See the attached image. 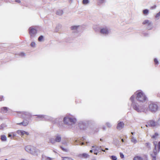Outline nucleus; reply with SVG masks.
Masks as SVG:
<instances>
[{
    "mask_svg": "<svg viewBox=\"0 0 160 160\" xmlns=\"http://www.w3.org/2000/svg\"><path fill=\"white\" fill-rule=\"evenodd\" d=\"M155 145V148L152 152L150 154V156L152 158V160H156V156L158 153L159 152L160 150V141L157 145Z\"/></svg>",
    "mask_w": 160,
    "mask_h": 160,
    "instance_id": "nucleus-1",
    "label": "nucleus"
},
{
    "mask_svg": "<svg viewBox=\"0 0 160 160\" xmlns=\"http://www.w3.org/2000/svg\"><path fill=\"white\" fill-rule=\"evenodd\" d=\"M136 99L139 102H143L147 100V98L144 93L142 91H137Z\"/></svg>",
    "mask_w": 160,
    "mask_h": 160,
    "instance_id": "nucleus-2",
    "label": "nucleus"
},
{
    "mask_svg": "<svg viewBox=\"0 0 160 160\" xmlns=\"http://www.w3.org/2000/svg\"><path fill=\"white\" fill-rule=\"evenodd\" d=\"M149 110L152 112H155L158 109V103L156 102H150L148 104Z\"/></svg>",
    "mask_w": 160,
    "mask_h": 160,
    "instance_id": "nucleus-3",
    "label": "nucleus"
},
{
    "mask_svg": "<svg viewBox=\"0 0 160 160\" xmlns=\"http://www.w3.org/2000/svg\"><path fill=\"white\" fill-rule=\"evenodd\" d=\"M29 33L31 37L34 36L37 32V30L32 27H30L29 29Z\"/></svg>",
    "mask_w": 160,
    "mask_h": 160,
    "instance_id": "nucleus-4",
    "label": "nucleus"
},
{
    "mask_svg": "<svg viewBox=\"0 0 160 160\" xmlns=\"http://www.w3.org/2000/svg\"><path fill=\"white\" fill-rule=\"evenodd\" d=\"M157 125V123L153 120H150L147 122V124L146 125V126L148 127H155Z\"/></svg>",
    "mask_w": 160,
    "mask_h": 160,
    "instance_id": "nucleus-5",
    "label": "nucleus"
},
{
    "mask_svg": "<svg viewBox=\"0 0 160 160\" xmlns=\"http://www.w3.org/2000/svg\"><path fill=\"white\" fill-rule=\"evenodd\" d=\"M143 158L142 157L140 156H136L134 157L133 160H143V158L147 159V156L146 155H144L143 156Z\"/></svg>",
    "mask_w": 160,
    "mask_h": 160,
    "instance_id": "nucleus-6",
    "label": "nucleus"
},
{
    "mask_svg": "<svg viewBox=\"0 0 160 160\" xmlns=\"http://www.w3.org/2000/svg\"><path fill=\"white\" fill-rule=\"evenodd\" d=\"M124 124L122 122H119L117 126V128L118 130H121L122 128L124 126Z\"/></svg>",
    "mask_w": 160,
    "mask_h": 160,
    "instance_id": "nucleus-7",
    "label": "nucleus"
},
{
    "mask_svg": "<svg viewBox=\"0 0 160 160\" xmlns=\"http://www.w3.org/2000/svg\"><path fill=\"white\" fill-rule=\"evenodd\" d=\"M61 140V137L59 136H57L55 138V140L53 139H51L50 140V141L52 143H54L55 141L56 142H60Z\"/></svg>",
    "mask_w": 160,
    "mask_h": 160,
    "instance_id": "nucleus-8",
    "label": "nucleus"
},
{
    "mask_svg": "<svg viewBox=\"0 0 160 160\" xmlns=\"http://www.w3.org/2000/svg\"><path fill=\"white\" fill-rule=\"evenodd\" d=\"M17 132L18 134L22 136L24 135L25 134H26L27 135H29V133L28 132L21 130H18Z\"/></svg>",
    "mask_w": 160,
    "mask_h": 160,
    "instance_id": "nucleus-9",
    "label": "nucleus"
},
{
    "mask_svg": "<svg viewBox=\"0 0 160 160\" xmlns=\"http://www.w3.org/2000/svg\"><path fill=\"white\" fill-rule=\"evenodd\" d=\"M89 156V155L88 154L85 153L78 155V157L81 158H88Z\"/></svg>",
    "mask_w": 160,
    "mask_h": 160,
    "instance_id": "nucleus-10",
    "label": "nucleus"
},
{
    "mask_svg": "<svg viewBox=\"0 0 160 160\" xmlns=\"http://www.w3.org/2000/svg\"><path fill=\"white\" fill-rule=\"evenodd\" d=\"M100 33L102 34H108V30L106 28H102L100 30Z\"/></svg>",
    "mask_w": 160,
    "mask_h": 160,
    "instance_id": "nucleus-11",
    "label": "nucleus"
},
{
    "mask_svg": "<svg viewBox=\"0 0 160 160\" xmlns=\"http://www.w3.org/2000/svg\"><path fill=\"white\" fill-rule=\"evenodd\" d=\"M28 124V122L27 120L24 121L23 122L17 123V125H23V126H26Z\"/></svg>",
    "mask_w": 160,
    "mask_h": 160,
    "instance_id": "nucleus-12",
    "label": "nucleus"
},
{
    "mask_svg": "<svg viewBox=\"0 0 160 160\" xmlns=\"http://www.w3.org/2000/svg\"><path fill=\"white\" fill-rule=\"evenodd\" d=\"M69 120L70 122L71 123H74L76 121V120L74 118H69L67 119V120Z\"/></svg>",
    "mask_w": 160,
    "mask_h": 160,
    "instance_id": "nucleus-13",
    "label": "nucleus"
},
{
    "mask_svg": "<svg viewBox=\"0 0 160 160\" xmlns=\"http://www.w3.org/2000/svg\"><path fill=\"white\" fill-rule=\"evenodd\" d=\"M1 110L3 112H6L8 111V108L6 107H3L1 108Z\"/></svg>",
    "mask_w": 160,
    "mask_h": 160,
    "instance_id": "nucleus-14",
    "label": "nucleus"
},
{
    "mask_svg": "<svg viewBox=\"0 0 160 160\" xmlns=\"http://www.w3.org/2000/svg\"><path fill=\"white\" fill-rule=\"evenodd\" d=\"M158 134L157 133H155L153 135L151 136V138L153 139H156L158 138Z\"/></svg>",
    "mask_w": 160,
    "mask_h": 160,
    "instance_id": "nucleus-15",
    "label": "nucleus"
},
{
    "mask_svg": "<svg viewBox=\"0 0 160 160\" xmlns=\"http://www.w3.org/2000/svg\"><path fill=\"white\" fill-rule=\"evenodd\" d=\"M151 23L148 20H145L142 22V24L143 25L146 24L149 25Z\"/></svg>",
    "mask_w": 160,
    "mask_h": 160,
    "instance_id": "nucleus-16",
    "label": "nucleus"
},
{
    "mask_svg": "<svg viewBox=\"0 0 160 160\" xmlns=\"http://www.w3.org/2000/svg\"><path fill=\"white\" fill-rule=\"evenodd\" d=\"M69 118V117H65L64 118L63 121L65 123L67 124H69V120H67V119Z\"/></svg>",
    "mask_w": 160,
    "mask_h": 160,
    "instance_id": "nucleus-17",
    "label": "nucleus"
},
{
    "mask_svg": "<svg viewBox=\"0 0 160 160\" xmlns=\"http://www.w3.org/2000/svg\"><path fill=\"white\" fill-rule=\"evenodd\" d=\"M133 108L135 110L137 111L138 112H139L140 109L139 108L138 106L136 105H133Z\"/></svg>",
    "mask_w": 160,
    "mask_h": 160,
    "instance_id": "nucleus-18",
    "label": "nucleus"
},
{
    "mask_svg": "<svg viewBox=\"0 0 160 160\" xmlns=\"http://www.w3.org/2000/svg\"><path fill=\"white\" fill-rule=\"evenodd\" d=\"M31 146H28L25 147V149L26 151L28 152L31 151Z\"/></svg>",
    "mask_w": 160,
    "mask_h": 160,
    "instance_id": "nucleus-19",
    "label": "nucleus"
},
{
    "mask_svg": "<svg viewBox=\"0 0 160 160\" xmlns=\"http://www.w3.org/2000/svg\"><path fill=\"white\" fill-rule=\"evenodd\" d=\"M1 139L2 141H5L6 140V137L5 135H2Z\"/></svg>",
    "mask_w": 160,
    "mask_h": 160,
    "instance_id": "nucleus-20",
    "label": "nucleus"
},
{
    "mask_svg": "<svg viewBox=\"0 0 160 160\" xmlns=\"http://www.w3.org/2000/svg\"><path fill=\"white\" fill-rule=\"evenodd\" d=\"M63 160H73V159L70 158L68 157H62Z\"/></svg>",
    "mask_w": 160,
    "mask_h": 160,
    "instance_id": "nucleus-21",
    "label": "nucleus"
},
{
    "mask_svg": "<svg viewBox=\"0 0 160 160\" xmlns=\"http://www.w3.org/2000/svg\"><path fill=\"white\" fill-rule=\"evenodd\" d=\"M143 14L145 15L147 14L148 13V10L147 9H145L143 11Z\"/></svg>",
    "mask_w": 160,
    "mask_h": 160,
    "instance_id": "nucleus-22",
    "label": "nucleus"
},
{
    "mask_svg": "<svg viewBox=\"0 0 160 160\" xmlns=\"http://www.w3.org/2000/svg\"><path fill=\"white\" fill-rule=\"evenodd\" d=\"M89 1L88 0H83L82 1V3L84 4H86L88 3Z\"/></svg>",
    "mask_w": 160,
    "mask_h": 160,
    "instance_id": "nucleus-23",
    "label": "nucleus"
},
{
    "mask_svg": "<svg viewBox=\"0 0 160 160\" xmlns=\"http://www.w3.org/2000/svg\"><path fill=\"white\" fill-rule=\"evenodd\" d=\"M110 158L112 160H117V157L114 156H112L110 157Z\"/></svg>",
    "mask_w": 160,
    "mask_h": 160,
    "instance_id": "nucleus-24",
    "label": "nucleus"
},
{
    "mask_svg": "<svg viewBox=\"0 0 160 160\" xmlns=\"http://www.w3.org/2000/svg\"><path fill=\"white\" fill-rule=\"evenodd\" d=\"M131 141L134 143H136L137 142L136 140L133 137H132L131 139Z\"/></svg>",
    "mask_w": 160,
    "mask_h": 160,
    "instance_id": "nucleus-25",
    "label": "nucleus"
},
{
    "mask_svg": "<svg viewBox=\"0 0 160 160\" xmlns=\"http://www.w3.org/2000/svg\"><path fill=\"white\" fill-rule=\"evenodd\" d=\"M134 98H135V96L134 95H132L130 98V100H131V101L132 102H134Z\"/></svg>",
    "mask_w": 160,
    "mask_h": 160,
    "instance_id": "nucleus-26",
    "label": "nucleus"
},
{
    "mask_svg": "<svg viewBox=\"0 0 160 160\" xmlns=\"http://www.w3.org/2000/svg\"><path fill=\"white\" fill-rule=\"evenodd\" d=\"M43 39V37L42 36H40L38 38V40L39 41H41Z\"/></svg>",
    "mask_w": 160,
    "mask_h": 160,
    "instance_id": "nucleus-27",
    "label": "nucleus"
},
{
    "mask_svg": "<svg viewBox=\"0 0 160 160\" xmlns=\"http://www.w3.org/2000/svg\"><path fill=\"white\" fill-rule=\"evenodd\" d=\"M155 63L156 65H158L159 64L156 58H155L154 60Z\"/></svg>",
    "mask_w": 160,
    "mask_h": 160,
    "instance_id": "nucleus-28",
    "label": "nucleus"
},
{
    "mask_svg": "<svg viewBox=\"0 0 160 160\" xmlns=\"http://www.w3.org/2000/svg\"><path fill=\"white\" fill-rule=\"evenodd\" d=\"M56 14L57 15L62 14V11H58L57 12Z\"/></svg>",
    "mask_w": 160,
    "mask_h": 160,
    "instance_id": "nucleus-29",
    "label": "nucleus"
},
{
    "mask_svg": "<svg viewBox=\"0 0 160 160\" xmlns=\"http://www.w3.org/2000/svg\"><path fill=\"white\" fill-rule=\"evenodd\" d=\"M78 27L77 26H72L71 27V29L72 30L76 29Z\"/></svg>",
    "mask_w": 160,
    "mask_h": 160,
    "instance_id": "nucleus-30",
    "label": "nucleus"
},
{
    "mask_svg": "<svg viewBox=\"0 0 160 160\" xmlns=\"http://www.w3.org/2000/svg\"><path fill=\"white\" fill-rule=\"evenodd\" d=\"M150 143L149 142H147L145 143L146 146L148 148H150Z\"/></svg>",
    "mask_w": 160,
    "mask_h": 160,
    "instance_id": "nucleus-31",
    "label": "nucleus"
},
{
    "mask_svg": "<svg viewBox=\"0 0 160 160\" xmlns=\"http://www.w3.org/2000/svg\"><path fill=\"white\" fill-rule=\"evenodd\" d=\"M54 158H51L49 157H47L46 158V160H53Z\"/></svg>",
    "mask_w": 160,
    "mask_h": 160,
    "instance_id": "nucleus-32",
    "label": "nucleus"
},
{
    "mask_svg": "<svg viewBox=\"0 0 160 160\" xmlns=\"http://www.w3.org/2000/svg\"><path fill=\"white\" fill-rule=\"evenodd\" d=\"M35 43L34 42H32L31 44V45L32 47H34L35 46Z\"/></svg>",
    "mask_w": 160,
    "mask_h": 160,
    "instance_id": "nucleus-33",
    "label": "nucleus"
},
{
    "mask_svg": "<svg viewBox=\"0 0 160 160\" xmlns=\"http://www.w3.org/2000/svg\"><path fill=\"white\" fill-rule=\"evenodd\" d=\"M120 157L122 158H124V155L122 153V152H120Z\"/></svg>",
    "mask_w": 160,
    "mask_h": 160,
    "instance_id": "nucleus-34",
    "label": "nucleus"
},
{
    "mask_svg": "<svg viewBox=\"0 0 160 160\" xmlns=\"http://www.w3.org/2000/svg\"><path fill=\"white\" fill-rule=\"evenodd\" d=\"M93 152H94V154L96 155H97L98 154V152H97V150L96 149H93Z\"/></svg>",
    "mask_w": 160,
    "mask_h": 160,
    "instance_id": "nucleus-35",
    "label": "nucleus"
},
{
    "mask_svg": "<svg viewBox=\"0 0 160 160\" xmlns=\"http://www.w3.org/2000/svg\"><path fill=\"white\" fill-rule=\"evenodd\" d=\"M160 16V11L158 13H157L156 15V18H158V17H159Z\"/></svg>",
    "mask_w": 160,
    "mask_h": 160,
    "instance_id": "nucleus-36",
    "label": "nucleus"
},
{
    "mask_svg": "<svg viewBox=\"0 0 160 160\" xmlns=\"http://www.w3.org/2000/svg\"><path fill=\"white\" fill-rule=\"evenodd\" d=\"M25 54L23 52H21L19 54V55L21 56H24Z\"/></svg>",
    "mask_w": 160,
    "mask_h": 160,
    "instance_id": "nucleus-37",
    "label": "nucleus"
},
{
    "mask_svg": "<svg viewBox=\"0 0 160 160\" xmlns=\"http://www.w3.org/2000/svg\"><path fill=\"white\" fill-rule=\"evenodd\" d=\"M3 97L2 96H0V101H1L3 100Z\"/></svg>",
    "mask_w": 160,
    "mask_h": 160,
    "instance_id": "nucleus-38",
    "label": "nucleus"
},
{
    "mask_svg": "<svg viewBox=\"0 0 160 160\" xmlns=\"http://www.w3.org/2000/svg\"><path fill=\"white\" fill-rule=\"evenodd\" d=\"M61 148L62 149V150H63L64 151L67 152V149H64L62 147H61Z\"/></svg>",
    "mask_w": 160,
    "mask_h": 160,
    "instance_id": "nucleus-39",
    "label": "nucleus"
},
{
    "mask_svg": "<svg viewBox=\"0 0 160 160\" xmlns=\"http://www.w3.org/2000/svg\"><path fill=\"white\" fill-rule=\"evenodd\" d=\"M15 2L19 3L21 2V1L20 0H16Z\"/></svg>",
    "mask_w": 160,
    "mask_h": 160,
    "instance_id": "nucleus-40",
    "label": "nucleus"
},
{
    "mask_svg": "<svg viewBox=\"0 0 160 160\" xmlns=\"http://www.w3.org/2000/svg\"><path fill=\"white\" fill-rule=\"evenodd\" d=\"M84 144V143L83 142H82L80 144V145L81 146L82 145H83Z\"/></svg>",
    "mask_w": 160,
    "mask_h": 160,
    "instance_id": "nucleus-41",
    "label": "nucleus"
},
{
    "mask_svg": "<svg viewBox=\"0 0 160 160\" xmlns=\"http://www.w3.org/2000/svg\"><path fill=\"white\" fill-rule=\"evenodd\" d=\"M92 152H93V150H90V152L92 153Z\"/></svg>",
    "mask_w": 160,
    "mask_h": 160,
    "instance_id": "nucleus-42",
    "label": "nucleus"
},
{
    "mask_svg": "<svg viewBox=\"0 0 160 160\" xmlns=\"http://www.w3.org/2000/svg\"><path fill=\"white\" fill-rule=\"evenodd\" d=\"M11 136V135L10 134H8V137H10Z\"/></svg>",
    "mask_w": 160,
    "mask_h": 160,
    "instance_id": "nucleus-43",
    "label": "nucleus"
},
{
    "mask_svg": "<svg viewBox=\"0 0 160 160\" xmlns=\"http://www.w3.org/2000/svg\"><path fill=\"white\" fill-rule=\"evenodd\" d=\"M122 142H124V140H123V139H122Z\"/></svg>",
    "mask_w": 160,
    "mask_h": 160,
    "instance_id": "nucleus-44",
    "label": "nucleus"
},
{
    "mask_svg": "<svg viewBox=\"0 0 160 160\" xmlns=\"http://www.w3.org/2000/svg\"><path fill=\"white\" fill-rule=\"evenodd\" d=\"M131 134H132V135H133V134H134V132H131Z\"/></svg>",
    "mask_w": 160,
    "mask_h": 160,
    "instance_id": "nucleus-45",
    "label": "nucleus"
},
{
    "mask_svg": "<svg viewBox=\"0 0 160 160\" xmlns=\"http://www.w3.org/2000/svg\"><path fill=\"white\" fill-rule=\"evenodd\" d=\"M102 151H103L104 152H105V150H103V149H102Z\"/></svg>",
    "mask_w": 160,
    "mask_h": 160,
    "instance_id": "nucleus-46",
    "label": "nucleus"
},
{
    "mask_svg": "<svg viewBox=\"0 0 160 160\" xmlns=\"http://www.w3.org/2000/svg\"><path fill=\"white\" fill-rule=\"evenodd\" d=\"M21 160H26L24 159H22Z\"/></svg>",
    "mask_w": 160,
    "mask_h": 160,
    "instance_id": "nucleus-47",
    "label": "nucleus"
},
{
    "mask_svg": "<svg viewBox=\"0 0 160 160\" xmlns=\"http://www.w3.org/2000/svg\"><path fill=\"white\" fill-rule=\"evenodd\" d=\"M105 149L106 150H108V148H106Z\"/></svg>",
    "mask_w": 160,
    "mask_h": 160,
    "instance_id": "nucleus-48",
    "label": "nucleus"
},
{
    "mask_svg": "<svg viewBox=\"0 0 160 160\" xmlns=\"http://www.w3.org/2000/svg\"><path fill=\"white\" fill-rule=\"evenodd\" d=\"M95 160V159H93V160Z\"/></svg>",
    "mask_w": 160,
    "mask_h": 160,
    "instance_id": "nucleus-49",
    "label": "nucleus"
}]
</instances>
